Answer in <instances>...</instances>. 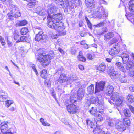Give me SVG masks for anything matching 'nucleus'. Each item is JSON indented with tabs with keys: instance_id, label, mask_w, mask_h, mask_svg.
<instances>
[{
	"instance_id": "bf43d9fd",
	"label": "nucleus",
	"mask_w": 134,
	"mask_h": 134,
	"mask_svg": "<svg viewBox=\"0 0 134 134\" xmlns=\"http://www.w3.org/2000/svg\"><path fill=\"white\" fill-rule=\"evenodd\" d=\"M79 58L80 60L83 62L85 61L86 59V58L80 55H79Z\"/></svg>"
},
{
	"instance_id": "4468645a",
	"label": "nucleus",
	"mask_w": 134,
	"mask_h": 134,
	"mask_svg": "<svg viewBox=\"0 0 134 134\" xmlns=\"http://www.w3.org/2000/svg\"><path fill=\"white\" fill-rule=\"evenodd\" d=\"M75 104H69L67 106V110L71 114H74L76 112L77 107Z\"/></svg>"
},
{
	"instance_id": "5fc2aeb1",
	"label": "nucleus",
	"mask_w": 134,
	"mask_h": 134,
	"mask_svg": "<svg viewBox=\"0 0 134 134\" xmlns=\"http://www.w3.org/2000/svg\"><path fill=\"white\" fill-rule=\"evenodd\" d=\"M13 103V101L7 100V101H6V104L8 107H9L10 105Z\"/></svg>"
},
{
	"instance_id": "49530a36",
	"label": "nucleus",
	"mask_w": 134,
	"mask_h": 134,
	"mask_svg": "<svg viewBox=\"0 0 134 134\" xmlns=\"http://www.w3.org/2000/svg\"><path fill=\"white\" fill-rule=\"evenodd\" d=\"M40 122L42 123V125L44 126H49L50 124L44 122V120L43 118H41L40 120Z\"/></svg>"
},
{
	"instance_id": "58836bf2",
	"label": "nucleus",
	"mask_w": 134,
	"mask_h": 134,
	"mask_svg": "<svg viewBox=\"0 0 134 134\" xmlns=\"http://www.w3.org/2000/svg\"><path fill=\"white\" fill-rule=\"evenodd\" d=\"M8 98L7 94L5 95H4L3 94H0V100L2 102L6 101Z\"/></svg>"
},
{
	"instance_id": "a878e982",
	"label": "nucleus",
	"mask_w": 134,
	"mask_h": 134,
	"mask_svg": "<svg viewBox=\"0 0 134 134\" xmlns=\"http://www.w3.org/2000/svg\"><path fill=\"white\" fill-rule=\"evenodd\" d=\"M52 19L56 21H60L63 19V15L62 13H58L52 16Z\"/></svg>"
},
{
	"instance_id": "e433bc0d",
	"label": "nucleus",
	"mask_w": 134,
	"mask_h": 134,
	"mask_svg": "<svg viewBox=\"0 0 134 134\" xmlns=\"http://www.w3.org/2000/svg\"><path fill=\"white\" fill-rule=\"evenodd\" d=\"M98 103H103V98L101 95L99 93L96 94V97Z\"/></svg>"
},
{
	"instance_id": "4be33fe9",
	"label": "nucleus",
	"mask_w": 134,
	"mask_h": 134,
	"mask_svg": "<svg viewBox=\"0 0 134 134\" xmlns=\"http://www.w3.org/2000/svg\"><path fill=\"white\" fill-rule=\"evenodd\" d=\"M97 105H96V108L97 111L98 113L100 114L103 113L104 107L103 106V103H98L97 104Z\"/></svg>"
},
{
	"instance_id": "393cba45",
	"label": "nucleus",
	"mask_w": 134,
	"mask_h": 134,
	"mask_svg": "<svg viewBox=\"0 0 134 134\" xmlns=\"http://www.w3.org/2000/svg\"><path fill=\"white\" fill-rule=\"evenodd\" d=\"M68 80L66 75L65 74L60 75L58 80V81L60 83H64Z\"/></svg>"
},
{
	"instance_id": "72a5a7b5",
	"label": "nucleus",
	"mask_w": 134,
	"mask_h": 134,
	"mask_svg": "<svg viewBox=\"0 0 134 134\" xmlns=\"http://www.w3.org/2000/svg\"><path fill=\"white\" fill-rule=\"evenodd\" d=\"M87 91L89 94H93L94 91V86L93 84H91L87 87Z\"/></svg>"
},
{
	"instance_id": "f8f14e48",
	"label": "nucleus",
	"mask_w": 134,
	"mask_h": 134,
	"mask_svg": "<svg viewBox=\"0 0 134 134\" xmlns=\"http://www.w3.org/2000/svg\"><path fill=\"white\" fill-rule=\"evenodd\" d=\"M105 83V81H102L98 83H97L96 84L95 93L99 92L100 91H102Z\"/></svg>"
},
{
	"instance_id": "a18cd8bd",
	"label": "nucleus",
	"mask_w": 134,
	"mask_h": 134,
	"mask_svg": "<svg viewBox=\"0 0 134 134\" xmlns=\"http://www.w3.org/2000/svg\"><path fill=\"white\" fill-rule=\"evenodd\" d=\"M124 64H126V62L128 61L129 59V55L125 56H121Z\"/></svg>"
},
{
	"instance_id": "cd10ccee",
	"label": "nucleus",
	"mask_w": 134,
	"mask_h": 134,
	"mask_svg": "<svg viewBox=\"0 0 134 134\" xmlns=\"http://www.w3.org/2000/svg\"><path fill=\"white\" fill-rule=\"evenodd\" d=\"M115 65L118 69L123 72H125L126 71L125 68L124 67L121 63L120 62H117L115 63Z\"/></svg>"
},
{
	"instance_id": "39448f33",
	"label": "nucleus",
	"mask_w": 134,
	"mask_h": 134,
	"mask_svg": "<svg viewBox=\"0 0 134 134\" xmlns=\"http://www.w3.org/2000/svg\"><path fill=\"white\" fill-rule=\"evenodd\" d=\"M55 24L53 29L56 30L60 35H65L66 32V31L64 30L65 27L63 25V23L60 21H56Z\"/></svg>"
},
{
	"instance_id": "09e8293b",
	"label": "nucleus",
	"mask_w": 134,
	"mask_h": 134,
	"mask_svg": "<svg viewBox=\"0 0 134 134\" xmlns=\"http://www.w3.org/2000/svg\"><path fill=\"white\" fill-rule=\"evenodd\" d=\"M19 33L18 31L17 30H15L14 31V38L15 40H17L19 38V35L18 34Z\"/></svg>"
},
{
	"instance_id": "69168bd1",
	"label": "nucleus",
	"mask_w": 134,
	"mask_h": 134,
	"mask_svg": "<svg viewBox=\"0 0 134 134\" xmlns=\"http://www.w3.org/2000/svg\"><path fill=\"white\" fill-rule=\"evenodd\" d=\"M97 1H99L100 4H102L105 5L107 4V2L104 0H97Z\"/></svg>"
},
{
	"instance_id": "680f3d73",
	"label": "nucleus",
	"mask_w": 134,
	"mask_h": 134,
	"mask_svg": "<svg viewBox=\"0 0 134 134\" xmlns=\"http://www.w3.org/2000/svg\"><path fill=\"white\" fill-rule=\"evenodd\" d=\"M129 53L128 52L126 51H123L121 53V56H125L129 55Z\"/></svg>"
},
{
	"instance_id": "2eb2a0df",
	"label": "nucleus",
	"mask_w": 134,
	"mask_h": 134,
	"mask_svg": "<svg viewBox=\"0 0 134 134\" xmlns=\"http://www.w3.org/2000/svg\"><path fill=\"white\" fill-rule=\"evenodd\" d=\"M122 122H116L115 124V128L119 131L123 132L126 129V125L123 124Z\"/></svg>"
},
{
	"instance_id": "473e14b6",
	"label": "nucleus",
	"mask_w": 134,
	"mask_h": 134,
	"mask_svg": "<svg viewBox=\"0 0 134 134\" xmlns=\"http://www.w3.org/2000/svg\"><path fill=\"white\" fill-rule=\"evenodd\" d=\"M56 70V73L60 75L65 74L64 69L61 66H59Z\"/></svg>"
},
{
	"instance_id": "6e6d98bb",
	"label": "nucleus",
	"mask_w": 134,
	"mask_h": 134,
	"mask_svg": "<svg viewBox=\"0 0 134 134\" xmlns=\"http://www.w3.org/2000/svg\"><path fill=\"white\" fill-rule=\"evenodd\" d=\"M30 66L32 67V68L33 69V70L35 73L36 75H38V72L36 69V68L34 64H31V65Z\"/></svg>"
},
{
	"instance_id": "052dcab7",
	"label": "nucleus",
	"mask_w": 134,
	"mask_h": 134,
	"mask_svg": "<svg viewBox=\"0 0 134 134\" xmlns=\"http://www.w3.org/2000/svg\"><path fill=\"white\" fill-rule=\"evenodd\" d=\"M113 121H111L107 122V124L109 126L112 127L114 126V123L113 122Z\"/></svg>"
},
{
	"instance_id": "dca6fc26",
	"label": "nucleus",
	"mask_w": 134,
	"mask_h": 134,
	"mask_svg": "<svg viewBox=\"0 0 134 134\" xmlns=\"http://www.w3.org/2000/svg\"><path fill=\"white\" fill-rule=\"evenodd\" d=\"M54 2L58 6H61L62 7L65 9V11L67 10L68 8H69L68 6L65 4V2L64 3L63 0H53Z\"/></svg>"
},
{
	"instance_id": "7c9ffc66",
	"label": "nucleus",
	"mask_w": 134,
	"mask_h": 134,
	"mask_svg": "<svg viewBox=\"0 0 134 134\" xmlns=\"http://www.w3.org/2000/svg\"><path fill=\"white\" fill-rule=\"evenodd\" d=\"M86 121L87 126H89L91 128L94 129L97 126H96L97 124L96 123H94L88 119H87Z\"/></svg>"
},
{
	"instance_id": "5701e85b",
	"label": "nucleus",
	"mask_w": 134,
	"mask_h": 134,
	"mask_svg": "<svg viewBox=\"0 0 134 134\" xmlns=\"http://www.w3.org/2000/svg\"><path fill=\"white\" fill-rule=\"evenodd\" d=\"M31 41L30 37L28 36H22L20 38V40L18 39L16 42V43H18L20 41H24L29 43Z\"/></svg>"
},
{
	"instance_id": "a19ab883",
	"label": "nucleus",
	"mask_w": 134,
	"mask_h": 134,
	"mask_svg": "<svg viewBox=\"0 0 134 134\" xmlns=\"http://www.w3.org/2000/svg\"><path fill=\"white\" fill-rule=\"evenodd\" d=\"M95 117V118L96 122V124H97V122H99L102 121L103 120V117L100 114L98 113V115L97 116H94Z\"/></svg>"
},
{
	"instance_id": "79ce46f5",
	"label": "nucleus",
	"mask_w": 134,
	"mask_h": 134,
	"mask_svg": "<svg viewBox=\"0 0 134 134\" xmlns=\"http://www.w3.org/2000/svg\"><path fill=\"white\" fill-rule=\"evenodd\" d=\"M47 72L46 70L45 69H43L41 72V76L44 78L47 77Z\"/></svg>"
},
{
	"instance_id": "f257e3e1",
	"label": "nucleus",
	"mask_w": 134,
	"mask_h": 134,
	"mask_svg": "<svg viewBox=\"0 0 134 134\" xmlns=\"http://www.w3.org/2000/svg\"><path fill=\"white\" fill-rule=\"evenodd\" d=\"M54 55L53 51L48 49L39 54L37 60L39 61L44 67H45L49 64L51 60L53 58Z\"/></svg>"
},
{
	"instance_id": "1a4fd4ad",
	"label": "nucleus",
	"mask_w": 134,
	"mask_h": 134,
	"mask_svg": "<svg viewBox=\"0 0 134 134\" xmlns=\"http://www.w3.org/2000/svg\"><path fill=\"white\" fill-rule=\"evenodd\" d=\"M94 14L98 18H100L104 17L105 14V9L103 7L101 6L98 7L94 10Z\"/></svg>"
},
{
	"instance_id": "ea45409f",
	"label": "nucleus",
	"mask_w": 134,
	"mask_h": 134,
	"mask_svg": "<svg viewBox=\"0 0 134 134\" xmlns=\"http://www.w3.org/2000/svg\"><path fill=\"white\" fill-rule=\"evenodd\" d=\"M123 122H122L123 124L126 125V127L127 126L129 125L130 124V119L127 118H125L123 119Z\"/></svg>"
},
{
	"instance_id": "0e129e2a",
	"label": "nucleus",
	"mask_w": 134,
	"mask_h": 134,
	"mask_svg": "<svg viewBox=\"0 0 134 134\" xmlns=\"http://www.w3.org/2000/svg\"><path fill=\"white\" fill-rule=\"evenodd\" d=\"M104 24L103 22H101L100 23L95 25V26L96 27H100L103 26Z\"/></svg>"
},
{
	"instance_id": "412c9836",
	"label": "nucleus",
	"mask_w": 134,
	"mask_h": 134,
	"mask_svg": "<svg viewBox=\"0 0 134 134\" xmlns=\"http://www.w3.org/2000/svg\"><path fill=\"white\" fill-rule=\"evenodd\" d=\"M120 51L117 46H115L112 48L109 51L110 55L113 56L117 54Z\"/></svg>"
},
{
	"instance_id": "338daca9",
	"label": "nucleus",
	"mask_w": 134,
	"mask_h": 134,
	"mask_svg": "<svg viewBox=\"0 0 134 134\" xmlns=\"http://www.w3.org/2000/svg\"><path fill=\"white\" fill-rule=\"evenodd\" d=\"M113 121V119L109 116H107L106 118V122Z\"/></svg>"
},
{
	"instance_id": "37998d69",
	"label": "nucleus",
	"mask_w": 134,
	"mask_h": 134,
	"mask_svg": "<svg viewBox=\"0 0 134 134\" xmlns=\"http://www.w3.org/2000/svg\"><path fill=\"white\" fill-rule=\"evenodd\" d=\"M94 129V130H93V131L94 134H99L100 133L101 131V130L97 126Z\"/></svg>"
},
{
	"instance_id": "c756f323",
	"label": "nucleus",
	"mask_w": 134,
	"mask_h": 134,
	"mask_svg": "<svg viewBox=\"0 0 134 134\" xmlns=\"http://www.w3.org/2000/svg\"><path fill=\"white\" fill-rule=\"evenodd\" d=\"M89 112L90 114L94 116H97L98 115V113L96 107H92L91 109L89 110Z\"/></svg>"
},
{
	"instance_id": "a211bd4d",
	"label": "nucleus",
	"mask_w": 134,
	"mask_h": 134,
	"mask_svg": "<svg viewBox=\"0 0 134 134\" xmlns=\"http://www.w3.org/2000/svg\"><path fill=\"white\" fill-rule=\"evenodd\" d=\"M43 32L42 31H40L35 36V39L36 41H39L42 40H44L46 38V36L43 34Z\"/></svg>"
},
{
	"instance_id": "603ef678",
	"label": "nucleus",
	"mask_w": 134,
	"mask_h": 134,
	"mask_svg": "<svg viewBox=\"0 0 134 134\" xmlns=\"http://www.w3.org/2000/svg\"><path fill=\"white\" fill-rule=\"evenodd\" d=\"M129 71H128V74L129 76L131 77H133L134 76V71L130 69L128 70Z\"/></svg>"
},
{
	"instance_id": "f03ea898",
	"label": "nucleus",
	"mask_w": 134,
	"mask_h": 134,
	"mask_svg": "<svg viewBox=\"0 0 134 134\" xmlns=\"http://www.w3.org/2000/svg\"><path fill=\"white\" fill-rule=\"evenodd\" d=\"M85 93L84 90L82 88H79L77 93H74L71 94L70 98L71 103H74L77 100H81L83 97Z\"/></svg>"
},
{
	"instance_id": "423d86ee",
	"label": "nucleus",
	"mask_w": 134,
	"mask_h": 134,
	"mask_svg": "<svg viewBox=\"0 0 134 134\" xmlns=\"http://www.w3.org/2000/svg\"><path fill=\"white\" fill-rule=\"evenodd\" d=\"M55 24L53 29L56 30L60 35H65L66 32V31L64 30L65 27L63 25V23L60 21H56Z\"/></svg>"
},
{
	"instance_id": "c03bdc74",
	"label": "nucleus",
	"mask_w": 134,
	"mask_h": 134,
	"mask_svg": "<svg viewBox=\"0 0 134 134\" xmlns=\"http://www.w3.org/2000/svg\"><path fill=\"white\" fill-rule=\"evenodd\" d=\"M20 31L22 35H25L28 32V30L26 28H23L21 29Z\"/></svg>"
},
{
	"instance_id": "6e6552de",
	"label": "nucleus",
	"mask_w": 134,
	"mask_h": 134,
	"mask_svg": "<svg viewBox=\"0 0 134 134\" xmlns=\"http://www.w3.org/2000/svg\"><path fill=\"white\" fill-rule=\"evenodd\" d=\"M8 122L7 123L1 122L0 124V131L3 134L11 133L13 134L11 132L10 129L8 127Z\"/></svg>"
},
{
	"instance_id": "6ab92c4d",
	"label": "nucleus",
	"mask_w": 134,
	"mask_h": 134,
	"mask_svg": "<svg viewBox=\"0 0 134 134\" xmlns=\"http://www.w3.org/2000/svg\"><path fill=\"white\" fill-rule=\"evenodd\" d=\"M98 103L96 98L93 96L91 97L89 99H86L85 101V104L88 105H89L91 103L97 104Z\"/></svg>"
},
{
	"instance_id": "2f4dec72",
	"label": "nucleus",
	"mask_w": 134,
	"mask_h": 134,
	"mask_svg": "<svg viewBox=\"0 0 134 134\" xmlns=\"http://www.w3.org/2000/svg\"><path fill=\"white\" fill-rule=\"evenodd\" d=\"M114 34L112 32H109L106 34L104 36L105 40L106 41L109 40L113 37Z\"/></svg>"
},
{
	"instance_id": "774afa93",
	"label": "nucleus",
	"mask_w": 134,
	"mask_h": 134,
	"mask_svg": "<svg viewBox=\"0 0 134 134\" xmlns=\"http://www.w3.org/2000/svg\"><path fill=\"white\" fill-rule=\"evenodd\" d=\"M129 90L131 92H134V85H131L129 88Z\"/></svg>"
},
{
	"instance_id": "ddd939ff",
	"label": "nucleus",
	"mask_w": 134,
	"mask_h": 134,
	"mask_svg": "<svg viewBox=\"0 0 134 134\" xmlns=\"http://www.w3.org/2000/svg\"><path fill=\"white\" fill-rule=\"evenodd\" d=\"M47 19L48 26L49 27L53 29L54 27V26L56 25V21H54V19H52V16L49 14L47 17Z\"/></svg>"
},
{
	"instance_id": "8fccbe9b",
	"label": "nucleus",
	"mask_w": 134,
	"mask_h": 134,
	"mask_svg": "<svg viewBox=\"0 0 134 134\" xmlns=\"http://www.w3.org/2000/svg\"><path fill=\"white\" fill-rule=\"evenodd\" d=\"M27 23V22L26 20L21 21L19 22V26H23L26 25Z\"/></svg>"
},
{
	"instance_id": "f3484780",
	"label": "nucleus",
	"mask_w": 134,
	"mask_h": 134,
	"mask_svg": "<svg viewBox=\"0 0 134 134\" xmlns=\"http://www.w3.org/2000/svg\"><path fill=\"white\" fill-rule=\"evenodd\" d=\"M114 90V88L111 85H109L107 86L106 89L105 91V93L106 95L110 96Z\"/></svg>"
},
{
	"instance_id": "20e7f679",
	"label": "nucleus",
	"mask_w": 134,
	"mask_h": 134,
	"mask_svg": "<svg viewBox=\"0 0 134 134\" xmlns=\"http://www.w3.org/2000/svg\"><path fill=\"white\" fill-rule=\"evenodd\" d=\"M111 95L110 98L113 101L115 102V104L117 106H119L122 103L124 102L123 98L120 97L119 93L115 92L113 93Z\"/></svg>"
},
{
	"instance_id": "f704fd0d",
	"label": "nucleus",
	"mask_w": 134,
	"mask_h": 134,
	"mask_svg": "<svg viewBox=\"0 0 134 134\" xmlns=\"http://www.w3.org/2000/svg\"><path fill=\"white\" fill-rule=\"evenodd\" d=\"M28 3L27 6L29 8H33L36 3L35 0H30Z\"/></svg>"
},
{
	"instance_id": "9d476101",
	"label": "nucleus",
	"mask_w": 134,
	"mask_h": 134,
	"mask_svg": "<svg viewBox=\"0 0 134 134\" xmlns=\"http://www.w3.org/2000/svg\"><path fill=\"white\" fill-rule=\"evenodd\" d=\"M107 72L111 79H114L118 78L119 76V74L115 71L112 67H109L107 70Z\"/></svg>"
},
{
	"instance_id": "c85d7f7f",
	"label": "nucleus",
	"mask_w": 134,
	"mask_h": 134,
	"mask_svg": "<svg viewBox=\"0 0 134 134\" xmlns=\"http://www.w3.org/2000/svg\"><path fill=\"white\" fill-rule=\"evenodd\" d=\"M106 68V65L104 63H102L98 66L97 70L100 71L101 72H103L105 71Z\"/></svg>"
},
{
	"instance_id": "13d9d810",
	"label": "nucleus",
	"mask_w": 134,
	"mask_h": 134,
	"mask_svg": "<svg viewBox=\"0 0 134 134\" xmlns=\"http://www.w3.org/2000/svg\"><path fill=\"white\" fill-rule=\"evenodd\" d=\"M43 9V8L41 7H38L36 8V13L38 14Z\"/></svg>"
},
{
	"instance_id": "9b49d317",
	"label": "nucleus",
	"mask_w": 134,
	"mask_h": 134,
	"mask_svg": "<svg viewBox=\"0 0 134 134\" xmlns=\"http://www.w3.org/2000/svg\"><path fill=\"white\" fill-rule=\"evenodd\" d=\"M47 8L48 9L47 12L48 13V15L50 13H53L54 14L56 13V12L58 10V8L55 6L53 3L48 4L47 6Z\"/></svg>"
},
{
	"instance_id": "4c0bfd02",
	"label": "nucleus",
	"mask_w": 134,
	"mask_h": 134,
	"mask_svg": "<svg viewBox=\"0 0 134 134\" xmlns=\"http://www.w3.org/2000/svg\"><path fill=\"white\" fill-rule=\"evenodd\" d=\"M126 98L128 100V102L132 103L134 102V97L133 96L130 94L126 96Z\"/></svg>"
},
{
	"instance_id": "bb28decb",
	"label": "nucleus",
	"mask_w": 134,
	"mask_h": 134,
	"mask_svg": "<svg viewBox=\"0 0 134 134\" xmlns=\"http://www.w3.org/2000/svg\"><path fill=\"white\" fill-rule=\"evenodd\" d=\"M85 2L88 8L91 9L94 7V0H85Z\"/></svg>"
},
{
	"instance_id": "c9c22d12",
	"label": "nucleus",
	"mask_w": 134,
	"mask_h": 134,
	"mask_svg": "<svg viewBox=\"0 0 134 134\" xmlns=\"http://www.w3.org/2000/svg\"><path fill=\"white\" fill-rule=\"evenodd\" d=\"M123 113L124 115L126 117H129L131 116V113L129 110L126 109L123 110Z\"/></svg>"
},
{
	"instance_id": "b1692460",
	"label": "nucleus",
	"mask_w": 134,
	"mask_h": 134,
	"mask_svg": "<svg viewBox=\"0 0 134 134\" xmlns=\"http://www.w3.org/2000/svg\"><path fill=\"white\" fill-rule=\"evenodd\" d=\"M124 65L125 69L128 70L130 69H132L134 63L131 60L128 61L126 62V64H124Z\"/></svg>"
},
{
	"instance_id": "4d7b16f0",
	"label": "nucleus",
	"mask_w": 134,
	"mask_h": 134,
	"mask_svg": "<svg viewBox=\"0 0 134 134\" xmlns=\"http://www.w3.org/2000/svg\"><path fill=\"white\" fill-rule=\"evenodd\" d=\"M0 42L2 46L6 44L4 38L1 36H0Z\"/></svg>"
},
{
	"instance_id": "7ed1b4c3",
	"label": "nucleus",
	"mask_w": 134,
	"mask_h": 134,
	"mask_svg": "<svg viewBox=\"0 0 134 134\" xmlns=\"http://www.w3.org/2000/svg\"><path fill=\"white\" fill-rule=\"evenodd\" d=\"M12 8L10 12L7 14L8 18L10 20L13 19V17L17 18L21 16V13L16 6L14 5L12 6Z\"/></svg>"
},
{
	"instance_id": "de8ad7c7",
	"label": "nucleus",
	"mask_w": 134,
	"mask_h": 134,
	"mask_svg": "<svg viewBox=\"0 0 134 134\" xmlns=\"http://www.w3.org/2000/svg\"><path fill=\"white\" fill-rule=\"evenodd\" d=\"M132 12L131 13H129L127 15L126 14H125V15L128 18H129L130 19H132L134 18V12Z\"/></svg>"
},
{
	"instance_id": "aec40b11",
	"label": "nucleus",
	"mask_w": 134,
	"mask_h": 134,
	"mask_svg": "<svg viewBox=\"0 0 134 134\" xmlns=\"http://www.w3.org/2000/svg\"><path fill=\"white\" fill-rule=\"evenodd\" d=\"M124 72L120 73L119 74V80L121 83H126L127 82V78Z\"/></svg>"
},
{
	"instance_id": "3c124183",
	"label": "nucleus",
	"mask_w": 134,
	"mask_h": 134,
	"mask_svg": "<svg viewBox=\"0 0 134 134\" xmlns=\"http://www.w3.org/2000/svg\"><path fill=\"white\" fill-rule=\"evenodd\" d=\"M3 3L6 5H9L10 6L13 5L12 4L11 0H4L3 1Z\"/></svg>"
},
{
	"instance_id": "0eeeda50",
	"label": "nucleus",
	"mask_w": 134,
	"mask_h": 134,
	"mask_svg": "<svg viewBox=\"0 0 134 134\" xmlns=\"http://www.w3.org/2000/svg\"><path fill=\"white\" fill-rule=\"evenodd\" d=\"M65 4L68 6L69 9H72L77 7L80 5V0H64Z\"/></svg>"
},
{
	"instance_id": "e2e57ef3",
	"label": "nucleus",
	"mask_w": 134,
	"mask_h": 134,
	"mask_svg": "<svg viewBox=\"0 0 134 134\" xmlns=\"http://www.w3.org/2000/svg\"><path fill=\"white\" fill-rule=\"evenodd\" d=\"M129 9L130 11L134 12V4L129 5Z\"/></svg>"
},
{
	"instance_id": "864d4df0",
	"label": "nucleus",
	"mask_w": 134,
	"mask_h": 134,
	"mask_svg": "<svg viewBox=\"0 0 134 134\" xmlns=\"http://www.w3.org/2000/svg\"><path fill=\"white\" fill-rule=\"evenodd\" d=\"M46 14V10L43 9L40 12V13L38 14V15L41 16H44Z\"/></svg>"
}]
</instances>
